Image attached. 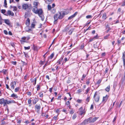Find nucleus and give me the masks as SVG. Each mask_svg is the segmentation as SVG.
<instances>
[{"label": "nucleus", "instance_id": "5701e85b", "mask_svg": "<svg viewBox=\"0 0 125 125\" xmlns=\"http://www.w3.org/2000/svg\"><path fill=\"white\" fill-rule=\"evenodd\" d=\"M54 54V53H52L50 55V56L49 57V58L50 59H51L53 57Z\"/></svg>", "mask_w": 125, "mask_h": 125}, {"label": "nucleus", "instance_id": "09e8293b", "mask_svg": "<svg viewBox=\"0 0 125 125\" xmlns=\"http://www.w3.org/2000/svg\"><path fill=\"white\" fill-rule=\"evenodd\" d=\"M90 97L88 96L86 99V101H87L88 102H89L90 101Z\"/></svg>", "mask_w": 125, "mask_h": 125}, {"label": "nucleus", "instance_id": "bf43d9fd", "mask_svg": "<svg viewBox=\"0 0 125 125\" xmlns=\"http://www.w3.org/2000/svg\"><path fill=\"white\" fill-rule=\"evenodd\" d=\"M6 87L7 89H8L9 90H11V89L9 88V85L7 84H6Z\"/></svg>", "mask_w": 125, "mask_h": 125}, {"label": "nucleus", "instance_id": "0eeeda50", "mask_svg": "<svg viewBox=\"0 0 125 125\" xmlns=\"http://www.w3.org/2000/svg\"><path fill=\"white\" fill-rule=\"evenodd\" d=\"M94 97L96 102H99L100 98V96L98 94H94Z\"/></svg>", "mask_w": 125, "mask_h": 125}, {"label": "nucleus", "instance_id": "79ce46f5", "mask_svg": "<svg viewBox=\"0 0 125 125\" xmlns=\"http://www.w3.org/2000/svg\"><path fill=\"white\" fill-rule=\"evenodd\" d=\"M125 6V0L123 1V3L121 5L122 6Z\"/></svg>", "mask_w": 125, "mask_h": 125}, {"label": "nucleus", "instance_id": "c85d7f7f", "mask_svg": "<svg viewBox=\"0 0 125 125\" xmlns=\"http://www.w3.org/2000/svg\"><path fill=\"white\" fill-rule=\"evenodd\" d=\"M45 62V60L43 61H42V60L41 61L39 62V64H41V65H42Z\"/></svg>", "mask_w": 125, "mask_h": 125}, {"label": "nucleus", "instance_id": "a18cd8bd", "mask_svg": "<svg viewBox=\"0 0 125 125\" xmlns=\"http://www.w3.org/2000/svg\"><path fill=\"white\" fill-rule=\"evenodd\" d=\"M30 46H28V47H24V48L25 50H26L30 49Z\"/></svg>", "mask_w": 125, "mask_h": 125}, {"label": "nucleus", "instance_id": "5fc2aeb1", "mask_svg": "<svg viewBox=\"0 0 125 125\" xmlns=\"http://www.w3.org/2000/svg\"><path fill=\"white\" fill-rule=\"evenodd\" d=\"M93 38L94 39H97L98 38V35L97 34L96 36H94Z\"/></svg>", "mask_w": 125, "mask_h": 125}, {"label": "nucleus", "instance_id": "39448f33", "mask_svg": "<svg viewBox=\"0 0 125 125\" xmlns=\"http://www.w3.org/2000/svg\"><path fill=\"white\" fill-rule=\"evenodd\" d=\"M4 14L6 16H8L9 15H11V16L13 17L14 16V14L13 12L9 10L7 11V14Z\"/></svg>", "mask_w": 125, "mask_h": 125}, {"label": "nucleus", "instance_id": "13d9d810", "mask_svg": "<svg viewBox=\"0 0 125 125\" xmlns=\"http://www.w3.org/2000/svg\"><path fill=\"white\" fill-rule=\"evenodd\" d=\"M121 9L120 8H119L117 10L118 13H120L121 11Z\"/></svg>", "mask_w": 125, "mask_h": 125}, {"label": "nucleus", "instance_id": "6e6552de", "mask_svg": "<svg viewBox=\"0 0 125 125\" xmlns=\"http://www.w3.org/2000/svg\"><path fill=\"white\" fill-rule=\"evenodd\" d=\"M16 85V83L15 81L12 82L10 84L11 88L12 89H13Z\"/></svg>", "mask_w": 125, "mask_h": 125}, {"label": "nucleus", "instance_id": "49530a36", "mask_svg": "<svg viewBox=\"0 0 125 125\" xmlns=\"http://www.w3.org/2000/svg\"><path fill=\"white\" fill-rule=\"evenodd\" d=\"M94 39V38H90L89 40V42H91L93 41Z\"/></svg>", "mask_w": 125, "mask_h": 125}, {"label": "nucleus", "instance_id": "4c0bfd02", "mask_svg": "<svg viewBox=\"0 0 125 125\" xmlns=\"http://www.w3.org/2000/svg\"><path fill=\"white\" fill-rule=\"evenodd\" d=\"M92 16L91 15H88L86 16V18L87 19H89L92 18Z\"/></svg>", "mask_w": 125, "mask_h": 125}, {"label": "nucleus", "instance_id": "3c124183", "mask_svg": "<svg viewBox=\"0 0 125 125\" xmlns=\"http://www.w3.org/2000/svg\"><path fill=\"white\" fill-rule=\"evenodd\" d=\"M23 53L25 57H28V54L27 53H26L24 52Z\"/></svg>", "mask_w": 125, "mask_h": 125}, {"label": "nucleus", "instance_id": "37998d69", "mask_svg": "<svg viewBox=\"0 0 125 125\" xmlns=\"http://www.w3.org/2000/svg\"><path fill=\"white\" fill-rule=\"evenodd\" d=\"M78 13V12H76L74 14L72 15V16L73 17H74L75 16H76Z\"/></svg>", "mask_w": 125, "mask_h": 125}, {"label": "nucleus", "instance_id": "052dcab7", "mask_svg": "<svg viewBox=\"0 0 125 125\" xmlns=\"http://www.w3.org/2000/svg\"><path fill=\"white\" fill-rule=\"evenodd\" d=\"M108 70H109V69L108 68H106L105 69V73H107L108 72Z\"/></svg>", "mask_w": 125, "mask_h": 125}, {"label": "nucleus", "instance_id": "4468645a", "mask_svg": "<svg viewBox=\"0 0 125 125\" xmlns=\"http://www.w3.org/2000/svg\"><path fill=\"white\" fill-rule=\"evenodd\" d=\"M97 118L96 117H94L93 118H92V117H91V123H94V122L97 119Z\"/></svg>", "mask_w": 125, "mask_h": 125}, {"label": "nucleus", "instance_id": "f3484780", "mask_svg": "<svg viewBox=\"0 0 125 125\" xmlns=\"http://www.w3.org/2000/svg\"><path fill=\"white\" fill-rule=\"evenodd\" d=\"M58 15L57 14H56L54 15V18L55 21H57L58 19Z\"/></svg>", "mask_w": 125, "mask_h": 125}, {"label": "nucleus", "instance_id": "f257e3e1", "mask_svg": "<svg viewBox=\"0 0 125 125\" xmlns=\"http://www.w3.org/2000/svg\"><path fill=\"white\" fill-rule=\"evenodd\" d=\"M8 97L6 98L5 99L3 98L0 99V104L1 105L3 104V106H6V107L8 108L7 110H8L7 104H10L12 103H16V102L13 100H8Z\"/></svg>", "mask_w": 125, "mask_h": 125}, {"label": "nucleus", "instance_id": "aec40b11", "mask_svg": "<svg viewBox=\"0 0 125 125\" xmlns=\"http://www.w3.org/2000/svg\"><path fill=\"white\" fill-rule=\"evenodd\" d=\"M7 70H4L3 69L1 71H0V72L1 73H3L4 74H6V73L7 72Z\"/></svg>", "mask_w": 125, "mask_h": 125}, {"label": "nucleus", "instance_id": "a19ab883", "mask_svg": "<svg viewBox=\"0 0 125 125\" xmlns=\"http://www.w3.org/2000/svg\"><path fill=\"white\" fill-rule=\"evenodd\" d=\"M121 40H120L119 39H117V44L118 45H119V44L121 43Z\"/></svg>", "mask_w": 125, "mask_h": 125}, {"label": "nucleus", "instance_id": "72a5a7b5", "mask_svg": "<svg viewBox=\"0 0 125 125\" xmlns=\"http://www.w3.org/2000/svg\"><path fill=\"white\" fill-rule=\"evenodd\" d=\"M4 6L5 7L7 8V3L6 0H4Z\"/></svg>", "mask_w": 125, "mask_h": 125}, {"label": "nucleus", "instance_id": "e2e57ef3", "mask_svg": "<svg viewBox=\"0 0 125 125\" xmlns=\"http://www.w3.org/2000/svg\"><path fill=\"white\" fill-rule=\"evenodd\" d=\"M66 104L67 105H69L70 102L69 101H68L66 103Z\"/></svg>", "mask_w": 125, "mask_h": 125}, {"label": "nucleus", "instance_id": "c03bdc74", "mask_svg": "<svg viewBox=\"0 0 125 125\" xmlns=\"http://www.w3.org/2000/svg\"><path fill=\"white\" fill-rule=\"evenodd\" d=\"M78 13V12H76L74 14L72 15V16L73 17H74L75 16H76Z\"/></svg>", "mask_w": 125, "mask_h": 125}, {"label": "nucleus", "instance_id": "9d476101", "mask_svg": "<svg viewBox=\"0 0 125 125\" xmlns=\"http://www.w3.org/2000/svg\"><path fill=\"white\" fill-rule=\"evenodd\" d=\"M70 26H66L65 28L63 30V31L64 32H67L69 30V28H70Z\"/></svg>", "mask_w": 125, "mask_h": 125}, {"label": "nucleus", "instance_id": "4be33fe9", "mask_svg": "<svg viewBox=\"0 0 125 125\" xmlns=\"http://www.w3.org/2000/svg\"><path fill=\"white\" fill-rule=\"evenodd\" d=\"M38 2H34L33 3L34 5L35 6H34V7H35L36 8H37V6L38 5Z\"/></svg>", "mask_w": 125, "mask_h": 125}, {"label": "nucleus", "instance_id": "6ab92c4d", "mask_svg": "<svg viewBox=\"0 0 125 125\" xmlns=\"http://www.w3.org/2000/svg\"><path fill=\"white\" fill-rule=\"evenodd\" d=\"M30 20L29 18H28L27 20L26 21V24L27 25H29L30 23Z\"/></svg>", "mask_w": 125, "mask_h": 125}, {"label": "nucleus", "instance_id": "b1692460", "mask_svg": "<svg viewBox=\"0 0 125 125\" xmlns=\"http://www.w3.org/2000/svg\"><path fill=\"white\" fill-rule=\"evenodd\" d=\"M41 87L40 86V83L39 84L37 85V90L38 91L40 89Z\"/></svg>", "mask_w": 125, "mask_h": 125}, {"label": "nucleus", "instance_id": "412c9836", "mask_svg": "<svg viewBox=\"0 0 125 125\" xmlns=\"http://www.w3.org/2000/svg\"><path fill=\"white\" fill-rule=\"evenodd\" d=\"M57 115L54 116L53 117V118L52 119V121H53L54 120L55 121H56L57 120Z\"/></svg>", "mask_w": 125, "mask_h": 125}, {"label": "nucleus", "instance_id": "393cba45", "mask_svg": "<svg viewBox=\"0 0 125 125\" xmlns=\"http://www.w3.org/2000/svg\"><path fill=\"white\" fill-rule=\"evenodd\" d=\"M26 31L28 32H30L32 31L28 27H26Z\"/></svg>", "mask_w": 125, "mask_h": 125}, {"label": "nucleus", "instance_id": "f8f14e48", "mask_svg": "<svg viewBox=\"0 0 125 125\" xmlns=\"http://www.w3.org/2000/svg\"><path fill=\"white\" fill-rule=\"evenodd\" d=\"M29 7L28 4H24L22 5V8L26 10Z\"/></svg>", "mask_w": 125, "mask_h": 125}, {"label": "nucleus", "instance_id": "6e6d98bb", "mask_svg": "<svg viewBox=\"0 0 125 125\" xmlns=\"http://www.w3.org/2000/svg\"><path fill=\"white\" fill-rule=\"evenodd\" d=\"M13 10L16 11L17 10V8L16 6L13 7Z\"/></svg>", "mask_w": 125, "mask_h": 125}, {"label": "nucleus", "instance_id": "603ef678", "mask_svg": "<svg viewBox=\"0 0 125 125\" xmlns=\"http://www.w3.org/2000/svg\"><path fill=\"white\" fill-rule=\"evenodd\" d=\"M82 90L81 89H78L77 91L78 93H81V92H82Z\"/></svg>", "mask_w": 125, "mask_h": 125}, {"label": "nucleus", "instance_id": "f03ea898", "mask_svg": "<svg viewBox=\"0 0 125 125\" xmlns=\"http://www.w3.org/2000/svg\"><path fill=\"white\" fill-rule=\"evenodd\" d=\"M43 12L42 9H39L36 10V11L35 13L38 14L39 16L41 18L42 21H43L44 19V17L42 14Z\"/></svg>", "mask_w": 125, "mask_h": 125}, {"label": "nucleus", "instance_id": "de8ad7c7", "mask_svg": "<svg viewBox=\"0 0 125 125\" xmlns=\"http://www.w3.org/2000/svg\"><path fill=\"white\" fill-rule=\"evenodd\" d=\"M35 25L34 24L32 23L31 24V27L32 28H34Z\"/></svg>", "mask_w": 125, "mask_h": 125}, {"label": "nucleus", "instance_id": "f704fd0d", "mask_svg": "<svg viewBox=\"0 0 125 125\" xmlns=\"http://www.w3.org/2000/svg\"><path fill=\"white\" fill-rule=\"evenodd\" d=\"M48 10H51L52 8V7L50 5H48L47 6Z\"/></svg>", "mask_w": 125, "mask_h": 125}, {"label": "nucleus", "instance_id": "69168bd1", "mask_svg": "<svg viewBox=\"0 0 125 125\" xmlns=\"http://www.w3.org/2000/svg\"><path fill=\"white\" fill-rule=\"evenodd\" d=\"M69 60L67 58L65 57L64 58V61H65V62H66V61H67Z\"/></svg>", "mask_w": 125, "mask_h": 125}, {"label": "nucleus", "instance_id": "20e7f679", "mask_svg": "<svg viewBox=\"0 0 125 125\" xmlns=\"http://www.w3.org/2000/svg\"><path fill=\"white\" fill-rule=\"evenodd\" d=\"M41 108V106L40 104H37L35 105V110L37 113H39L40 111Z\"/></svg>", "mask_w": 125, "mask_h": 125}, {"label": "nucleus", "instance_id": "680f3d73", "mask_svg": "<svg viewBox=\"0 0 125 125\" xmlns=\"http://www.w3.org/2000/svg\"><path fill=\"white\" fill-rule=\"evenodd\" d=\"M123 61L124 66L125 68V60L124 58H123Z\"/></svg>", "mask_w": 125, "mask_h": 125}, {"label": "nucleus", "instance_id": "774afa93", "mask_svg": "<svg viewBox=\"0 0 125 125\" xmlns=\"http://www.w3.org/2000/svg\"><path fill=\"white\" fill-rule=\"evenodd\" d=\"M123 58H125V52H124V53L123 54Z\"/></svg>", "mask_w": 125, "mask_h": 125}, {"label": "nucleus", "instance_id": "423d86ee", "mask_svg": "<svg viewBox=\"0 0 125 125\" xmlns=\"http://www.w3.org/2000/svg\"><path fill=\"white\" fill-rule=\"evenodd\" d=\"M91 117H89L88 118L85 119L84 121V124L85 125L89 123H91Z\"/></svg>", "mask_w": 125, "mask_h": 125}, {"label": "nucleus", "instance_id": "4d7b16f0", "mask_svg": "<svg viewBox=\"0 0 125 125\" xmlns=\"http://www.w3.org/2000/svg\"><path fill=\"white\" fill-rule=\"evenodd\" d=\"M4 32L6 35H7L8 34V32L6 30H4Z\"/></svg>", "mask_w": 125, "mask_h": 125}, {"label": "nucleus", "instance_id": "ddd939ff", "mask_svg": "<svg viewBox=\"0 0 125 125\" xmlns=\"http://www.w3.org/2000/svg\"><path fill=\"white\" fill-rule=\"evenodd\" d=\"M105 28L106 30H108L110 31L111 29V28L109 27V25L108 24L105 25Z\"/></svg>", "mask_w": 125, "mask_h": 125}, {"label": "nucleus", "instance_id": "7c9ffc66", "mask_svg": "<svg viewBox=\"0 0 125 125\" xmlns=\"http://www.w3.org/2000/svg\"><path fill=\"white\" fill-rule=\"evenodd\" d=\"M90 88L88 87L87 89L85 90L86 94L87 93H90V92H89V91L90 90Z\"/></svg>", "mask_w": 125, "mask_h": 125}, {"label": "nucleus", "instance_id": "0e129e2a", "mask_svg": "<svg viewBox=\"0 0 125 125\" xmlns=\"http://www.w3.org/2000/svg\"><path fill=\"white\" fill-rule=\"evenodd\" d=\"M53 88L52 87L50 88L49 89V91L50 92V93H51L52 92V90Z\"/></svg>", "mask_w": 125, "mask_h": 125}, {"label": "nucleus", "instance_id": "a878e982", "mask_svg": "<svg viewBox=\"0 0 125 125\" xmlns=\"http://www.w3.org/2000/svg\"><path fill=\"white\" fill-rule=\"evenodd\" d=\"M110 85H108V86L105 89V90L107 91V92H109L110 90Z\"/></svg>", "mask_w": 125, "mask_h": 125}, {"label": "nucleus", "instance_id": "c9c22d12", "mask_svg": "<svg viewBox=\"0 0 125 125\" xmlns=\"http://www.w3.org/2000/svg\"><path fill=\"white\" fill-rule=\"evenodd\" d=\"M6 12V10H5L4 9H2L1 10V13H3L4 14V13H5V12Z\"/></svg>", "mask_w": 125, "mask_h": 125}, {"label": "nucleus", "instance_id": "864d4df0", "mask_svg": "<svg viewBox=\"0 0 125 125\" xmlns=\"http://www.w3.org/2000/svg\"><path fill=\"white\" fill-rule=\"evenodd\" d=\"M84 112L83 110H81L80 111V115H82L84 113Z\"/></svg>", "mask_w": 125, "mask_h": 125}, {"label": "nucleus", "instance_id": "58836bf2", "mask_svg": "<svg viewBox=\"0 0 125 125\" xmlns=\"http://www.w3.org/2000/svg\"><path fill=\"white\" fill-rule=\"evenodd\" d=\"M84 43L82 44L81 46V48L83 49L84 47Z\"/></svg>", "mask_w": 125, "mask_h": 125}, {"label": "nucleus", "instance_id": "e433bc0d", "mask_svg": "<svg viewBox=\"0 0 125 125\" xmlns=\"http://www.w3.org/2000/svg\"><path fill=\"white\" fill-rule=\"evenodd\" d=\"M82 101V100H81V99H78L76 101L78 103H81V102Z\"/></svg>", "mask_w": 125, "mask_h": 125}, {"label": "nucleus", "instance_id": "9b49d317", "mask_svg": "<svg viewBox=\"0 0 125 125\" xmlns=\"http://www.w3.org/2000/svg\"><path fill=\"white\" fill-rule=\"evenodd\" d=\"M3 20L4 21V22L6 24L9 26L10 25V21L9 19H4Z\"/></svg>", "mask_w": 125, "mask_h": 125}, {"label": "nucleus", "instance_id": "8fccbe9b", "mask_svg": "<svg viewBox=\"0 0 125 125\" xmlns=\"http://www.w3.org/2000/svg\"><path fill=\"white\" fill-rule=\"evenodd\" d=\"M90 79H88L87 80V81L86 82V84L88 85L90 83Z\"/></svg>", "mask_w": 125, "mask_h": 125}, {"label": "nucleus", "instance_id": "473e14b6", "mask_svg": "<svg viewBox=\"0 0 125 125\" xmlns=\"http://www.w3.org/2000/svg\"><path fill=\"white\" fill-rule=\"evenodd\" d=\"M110 35V34H108L107 35L104 37V39H107L109 37Z\"/></svg>", "mask_w": 125, "mask_h": 125}, {"label": "nucleus", "instance_id": "a211bd4d", "mask_svg": "<svg viewBox=\"0 0 125 125\" xmlns=\"http://www.w3.org/2000/svg\"><path fill=\"white\" fill-rule=\"evenodd\" d=\"M26 37H22L21 39V40L20 41L21 42H26Z\"/></svg>", "mask_w": 125, "mask_h": 125}, {"label": "nucleus", "instance_id": "dca6fc26", "mask_svg": "<svg viewBox=\"0 0 125 125\" xmlns=\"http://www.w3.org/2000/svg\"><path fill=\"white\" fill-rule=\"evenodd\" d=\"M102 18L104 20H105L107 18L106 17V13L105 12H104L103 14V16H102Z\"/></svg>", "mask_w": 125, "mask_h": 125}, {"label": "nucleus", "instance_id": "2f4dec72", "mask_svg": "<svg viewBox=\"0 0 125 125\" xmlns=\"http://www.w3.org/2000/svg\"><path fill=\"white\" fill-rule=\"evenodd\" d=\"M50 63H48V62H47L44 65V66H43V69H44L45 67L47 66L48 65H49L50 64Z\"/></svg>", "mask_w": 125, "mask_h": 125}, {"label": "nucleus", "instance_id": "cd10ccee", "mask_svg": "<svg viewBox=\"0 0 125 125\" xmlns=\"http://www.w3.org/2000/svg\"><path fill=\"white\" fill-rule=\"evenodd\" d=\"M73 31V30L71 29L68 32V33L69 35H71L72 34Z\"/></svg>", "mask_w": 125, "mask_h": 125}, {"label": "nucleus", "instance_id": "c756f323", "mask_svg": "<svg viewBox=\"0 0 125 125\" xmlns=\"http://www.w3.org/2000/svg\"><path fill=\"white\" fill-rule=\"evenodd\" d=\"M38 100L37 99L35 98L33 100V104H35L36 103L38 102Z\"/></svg>", "mask_w": 125, "mask_h": 125}, {"label": "nucleus", "instance_id": "7ed1b4c3", "mask_svg": "<svg viewBox=\"0 0 125 125\" xmlns=\"http://www.w3.org/2000/svg\"><path fill=\"white\" fill-rule=\"evenodd\" d=\"M62 13L61 12H59V15L58 17V18L59 19L61 20L62 19L65 15L69 13L68 11L67 12L64 11H62Z\"/></svg>", "mask_w": 125, "mask_h": 125}, {"label": "nucleus", "instance_id": "338daca9", "mask_svg": "<svg viewBox=\"0 0 125 125\" xmlns=\"http://www.w3.org/2000/svg\"><path fill=\"white\" fill-rule=\"evenodd\" d=\"M31 102V100L30 99H29L28 100V103L29 104H30Z\"/></svg>", "mask_w": 125, "mask_h": 125}, {"label": "nucleus", "instance_id": "2eb2a0df", "mask_svg": "<svg viewBox=\"0 0 125 125\" xmlns=\"http://www.w3.org/2000/svg\"><path fill=\"white\" fill-rule=\"evenodd\" d=\"M102 80L101 79H100L95 84V85H96L97 84L98 85V87L99 86V84L101 83Z\"/></svg>", "mask_w": 125, "mask_h": 125}, {"label": "nucleus", "instance_id": "1a4fd4ad", "mask_svg": "<svg viewBox=\"0 0 125 125\" xmlns=\"http://www.w3.org/2000/svg\"><path fill=\"white\" fill-rule=\"evenodd\" d=\"M109 97V95L106 94L105 96H104L103 97L102 102L105 103L107 101L108 98Z\"/></svg>", "mask_w": 125, "mask_h": 125}, {"label": "nucleus", "instance_id": "ea45409f", "mask_svg": "<svg viewBox=\"0 0 125 125\" xmlns=\"http://www.w3.org/2000/svg\"><path fill=\"white\" fill-rule=\"evenodd\" d=\"M19 89V87H17L15 89V92H18Z\"/></svg>", "mask_w": 125, "mask_h": 125}, {"label": "nucleus", "instance_id": "bb28decb", "mask_svg": "<svg viewBox=\"0 0 125 125\" xmlns=\"http://www.w3.org/2000/svg\"><path fill=\"white\" fill-rule=\"evenodd\" d=\"M77 117L76 114V113H75L73 115L72 117V118L73 119H75Z\"/></svg>", "mask_w": 125, "mask_h": 125}]
</instances>
